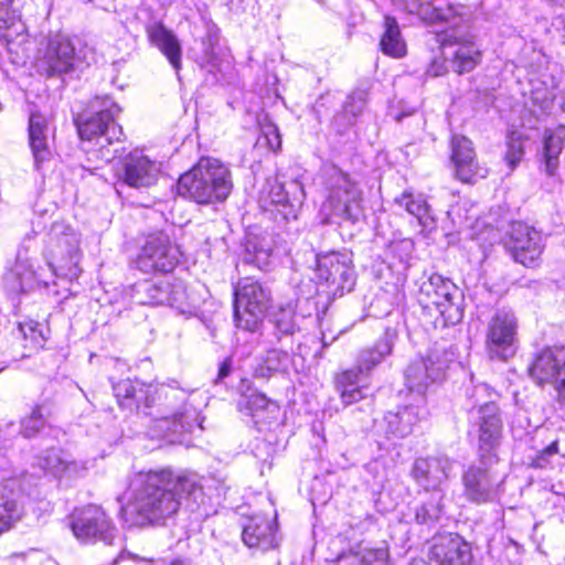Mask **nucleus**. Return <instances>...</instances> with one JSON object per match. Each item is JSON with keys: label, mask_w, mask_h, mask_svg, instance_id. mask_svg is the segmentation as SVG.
<instances>
[{"label": "nucleus", "mask_w": 565, "mask_h": 565, "mask_svg": "<svg viewBox=\"0 0 565 565\" xmlns=\"http://www.w3.org/2000/svg\"><path fill=\"white\" fill-rule=\"evenodd\" d=\"M406 10L427 23L447 24L438 34V41L454 72L469 73L480 64L482 53L472 31L473 13L470 7L449 0H409Z\"/></svg>", "instance_id": "obj_1"}, {"label": "nucleus", "mask_w": 565, "mask_h": 565, "mask_svg": "<svg viewBox=\"0 0 565 565\" xmlns=\"http://www.w3.org/2000/svg\"><path fill=\"white\" fill-rule=\"evenodd\" d=\"M129 490V507L140 525L156 524L173 516L183 498L196 501L202 493L195 477L177 475L170 468L136 473Z\"/></svg>", "instance_id": "obj_2"}, {"label": "nucleus", "mask_w": 565, "mask_h": 565, "mask_svg": "<svg viewBox=\"0 0 565 565\" xmlns=\"http://www.w3.org/2000/svg\"><path fill=\"white\" fill-rule=\"evenodd\" d=\"M92 108L96 110L92 114L79 115L75 122L82 140V148L87 154V164L82 167L94 173L95 170L99 169V164L92 166L90 163L111 161L118 150L110 149V147L114 142L120 141L124 132L122 128L115 121V116L120 111V108L110 98L97 99Z\"/></svg>", "instance_id": "obj_3"}, {"label": "nucleus", "mask_w": 565, "mask_h": 565, "mask_svg": "<svg viewBox=\"0 0 565 565\" xmlns=\"http://www.w3.org/2000/svg\"><path fill=\"white\" fill-rule=\"evenodd\" d=\"M495 393L486 383H479L466 392L468 420L476 429L479 454L483 465L494 458L500 444L503 422L499 406L492 401Z\"/></svg>", "instance_id": "obj_4"}, {"label": "nucleus", "mask_w": 565, "mask_h": 565, "mask_svg": "<svg viewBox=\"0 0 565 565\" xmlns=\"http://www.w3.org/2000/svg\"><path fill=\"white\" fill-rule=\"evenodd\" d=\"M322 178L327 198L321 212L326 223H356L363 216V192L350 175L335 166H326Z\"/></svg>", "instance_id": "obj_5"}, {"label": "nucleus", "mask_w": 565, "mask_h": 565, "mask_svg": "<svg viewBox=\"0 0 565 565\" xmlns=\"http://www.w3.org/2000/svg\"><path fill=\"white\" fill-rule=\"evenodd\" d=\"M161 385L168 403L169 413L153 420L152 435L158 438H171L203 429L199 407L194 404V392Z\"/></svg>", "instance_id": "obj_6"}, {"label": "nucleus", "mask_w": 565, "mask_h": 565, "mask_svg": "<svg viewBox=\"0 0 565 565\" xmlns=\"http://www.w3.org/2000/svg\"><path fill=\"white\" fill-rule=\"evenodd\" d=\"M462 300L459 288L439 274H433L419 287L418 302L425 310L435 309L444 326H455L462 320Z\"/></svg>", "instance_id": "obj_7"}, {"label": "nucleus", "mask_w": 565, "mask_h": 565, "mask_svg": "<svg viewBox=\"0 0 565 565\" xmlns=\"http://www.w3.org/2000/svg\"><path fill=\"white\" fill-rule=\"evenodd\" d=\"M234 296L236 326L247 331H256L270 306V290L253 278L244 277L239 279Z\"/></svg>", "instance_id": "obj_8"}, {"label": "nucleus", "mask_w": 565, "mask_h": 565, "mask_svg": "<svg viewBox=\"0 0 565 565\" xmlns=\"http://www.w3.org/2000/svg\"><path fill=\"white\" fill-rule=\"evenodd\" d=\"M519 321L511 308L493 311L486 326L484 349L491 360L508 361L519 349Z\"/></svg>", "instance_id": "obj_9"}, {"label": "nucleus", "mask_w": 565, "mask_h": 565, "mask_svg": "<svg viewBox=\"0 0 565 565\" xmlns=\"http://www.w3.org/2000/svg\"><path fill=\"white\" fill-rule=\"evenodd\" d=\"M51 242L45 258L55 275L75 279L79 276V239L77 234L64 224H54L51 228Z\"/></svg>", "instance_id": "obj_10"}, {"label": "nucleus", "mask_w": 565, "mask_h": 565, "mask_svg": "<svg viewBox=\"0 0 565 565\" xmlns=\"http://www.w3.org/2000/svg\"><path fill=\"white\" fill-rule=\"evenodd\" d=\"M455 360V353L445 344H435L427 355L412 362L405 371L409 391L423 394L429 385L444 380L446 370Z\"/></svg>", "instance_id": "obj_11"}, {"label": "nucleus", "mask_w": 565, "mask_h": 565, "mask_svg": "<svg viewBox=\"0 0 565 565\" xmlns=\"http://www.w3.org/2000/svg\"><path fill=\"white\" fill-rule=\"evenodd\" d=\"M131 298L139 305H167L183 310L186 291L181 280L169 276H159L136 282L132 286Z\"/></svg>", "instance_id": "obj_12"}, {"label": "nucleus", "mask_w": 565, "mask_h": 565, "mask_svg": "<svg viewBox=\"0 0 565 565\" xmlns=\"http://www.w3.org/2000/svg\"><path fill=\"white\" fill-rule=\"evenodd\" d=\"M70 526L75 537L84 543L100 541L111 544L116 527L106 512L97 505H87L75 510Z\"/></svg>", "instance_id": "obj_13"}, {"label": "nucleus", "mask_w": 565, "mask_h": 565, "mask_svg": "<svg viewBox=\"0 0 565 565\" xmlns=\"http://www.w3.org/2000/svg\"><path fill=\"white\" fill-rule=\"evenodd\" d=\"M180 259V250L170 242L167 234L159 232L149 235L136 259V265L143 273H170Z\"/></svg>", "instance_id": "obj_14"}, {"label": "nucleus", "mask_w": 565, "mask_h": 565, "mask_svg": "<svg viewBox=\"0 0 565 565\" xmlns=\"http://www.w3.org/2000/svg\"><path fill=\"white\" fill-rule=\"evenodd\" d=\"M531 379L539 385L550 383L558 401L565 405V348L556 347L541 351L529 366Z\"/></svg>", "instance_id": "obj_15"}, {"label": "nucleus", "mask_w": 565, "mask_h": 565, "mask_svg": "<svg viewBox=\"0 0 565 565\" xmlns=\"http://www.w3.org/2000/svg\"><path fill=\"white\" fill-rule=\"evenodd\" d=\"M306 198L303 184L297 179L281 183L278 178L267 179L262 190L260 200L264 204L277 207L284 218H296Z\"/></svg>", "instance_id": "obj_16"}, {"label": "nucleus", "mask_w": 565, "mask_h": 565, "mask_svg": "<svg viewBox=\"0 0 565 565\" xmlns=\"http://www.w3.org/2000/svg\"><path fill=\"white\" fill-rule=\"evenodd\" d=\"M35 241L28 236L20 245L15 262L3 275V287L10 294L31 291L35 285Z\"/></svg>", "instance_id": "obj_17"}, {"label": "nucleus", "mask_w": 565, "mask_h": 565, "mask_svg": "<svg viewBox=\"0 0 565 565\" xmlns=\"http://www.w3.org/2000/svg\"><path fill=\"white\" fill-rule=\"evenodd\" d=\"M455 466V460L445 454L418 457L414 460L411 476L426 491L438 492Z\"/></svg>", "instance_id": "obj_18"}, {"label": "nucleus", "mask_w": 565, "mask_h": 565, "mask_svg": "<svg viewBox=\"0 0 565 565\" xmlns=\"http://www.w3.org/2000/svg\"><path fill=\"white\" fill-rule=\"evenodd\" d=\"M75 47L71 40L56 33L49 38L43 57L38 62V72L46 77L61 76L74 68Z\"/></svg>", "instance_id": "obj_19"}, {"label": "nucleus", "mask_w": 565, "mask_h": 565, "mask_svg": "<svg viewBox=\"0 0 565 565\" xmlns=\"http://www.w3.org/2000/svg\"><path fill=\"white\" fill-rule=\"evenodd\" d=\"M316 273L319 279L334 286L337 291H350L354 285L352 258L344 253L317 255Z\"/></svg>", "instance_id": "obj_20"}, {"label": "nucleus", "mask_w": 565, "mask_h": 565, "mask_svg": "<svg viewBox=\"0 0 565 565\" xmlns=\"http://www.w3.org/2000/svg\"><path fill=\"white\" fill-rule=\"evenodd\" d=\"M204 186L212 190V202H223L233 189L232 173L221 160L202 157L194 166Z\"/></svg>", "instance_id": "obj_21"}, {"label": "nucleus", "mask_w": 565, "mask_h": 565, "mask_svg": "<svg viewBox=\"0 0 565 565\" xmlns=\"http://www.w3.org/2000/svg\"><path fill=\"white\" fill-rule=\"evenodd\" d=\"M509 248L515 262L525 267H534L542 254L540 234L524 223L511 226Z\"/></svg>", "instance_id": "obj_22"}, {"label": "nucleus", "mask_w": 565, "mask_h": 565, "mask_svg": "<svg viewBox=\"0 0 565 565\" xmlns=\"http://www.w3.org/2000/svg\"><path fill=\"white\" fill-rule=\"evenodd\" d=\"M420 417L422 413L418 406L407 405L396 412H387L381 419H375L374 431L387 440L405 438L412 434Z\"/></svg>", "instance_id": "obj_23"}, {"label": "nucleus", "mask_w": 565, "mask_h": 565, "mask_svg": "<svg viewBox=\"0 0 565 565\" xmlns=\"http://www.w3.org/2000/svg\"><path fill=\"white\" fill-rule=\"evenodd\" d=\"M471 558L469 545L452 534L435 539L428 552V565H469Z\"/></svg>", "instance_id": "obj_24"}, {"label": "nucleus", "mask_w": 565, "mask_h": 565, "mask_svg": "<svg viewBox=\"0 0 565 565\" xmlns=\"http://www.w3.org/2000/svg\"><path fill=\"white\" fill-rule=\"evenodd\" d=\"M158 173L156 163L136 150L124 158L118 177L131 188H148L156 183Z\"/></svg>", "instance_id": "obj_25"}, {"label": "nucleus", "mask_w": 565, "mask_h": 565, "mask_svg": "<svg viewBox=\"0 0 565 565\" xmlns=\"http://www.w3.org/2000/svg\"><path fill=\"white\" fill-rule=\"evenodd\" d=\"M451 161L456 178L463 183H472L487 175V169L476 161L471 141L463 136H455L451 140Z\"/></svg>", "instance_id": "obj_26"}, {"label": "nucleus", "mask_w": 565, "mask_h": 565, "mask_svg": "<svg viewBox=\"0 0 565 565\" xmlns=\"http://www.w3.org/2000/svg\"><path fill=\"white\" fill-rule=\"evenodd\" d=\"M465 493L476 503L494 501L503 480H498L486 467H470L463 475Z\"/></svg>", "instance_id": "obj_27"}, {"label": "nucleus", "mask_w": 565, "mask_h": 565, "mask_svg": "<svg viewBox=\"0 0 565 565\" xmlns=\"http://www.w3.org/2000/svg\"><path fill=\"white\" fill-rule=\"evenodd\" d=\"M242 540L248 548L266 552L278 546L277 526L265 515H253L243 526Z\"/></svg>", "instance_id": "obj_28"}, {"label": "nucleus", "mask_w": 565, "mask_h": 565, "mask_svg": "<svg viewBox=\"0 0 565 565\" xmlns=\"http://www.w3.org/2000/svg\"><path fill=\"white\" fill-rule=\"evenodd\" d=\"M271 323L273 337L271 343L282 344L288 349L294 348V334L299 331L298 318L291 303L279 307L269 318Z\"/></svg>", "instance_id": "obj_29"}, {"label": "nucleus", "mask_w": 565, "mask_h": 565, "mask_svg": "<svg viewBox=\"0 0 565 565\" xmlns=\"http://www.w3.org/2000/svg\"><path fill=\"white\" fill-rule=\"evenodd\" d=\"M148 36L150 42L159 49L175 72L179 73L182 66V50L177 35L163 24L157 23L148 29Z\"/></svg>", "instance_id": "obj_30"}, {"label": "nucleus", "mask_w": 565, "mask_h": 565, "mask_svg": "<svg viewBox=\"0 0 565 565\" xmlns=\"http://www.w3.org/2000/svg\"><path fill=\"white\" fill-rule=\"evenodd\" d=\"M114 393L121 408L140 412L141 402H145V408L151 407L153 398L149 396V391L140 384L130 380H122L114 385ZM145 415H148L143 409Z\"/></svg>", "instance_id": "obj_31"}, {"label": "nucleus", "mask_w": 565, "mask_h": 565, "mask_svg": "<svg viewBox=\"0 0 565 565\" xmlns=\"http://www.w3.org/2000/svg\"><path fill=\"white\" fill-rule=\"evenodd\" d=\"M294 348L288 349L280 344V348H274L254 366V376L259 379L270 377L274 373H286L291 364V352Z\"/></svg>", "instance_id": "obj_32"}, {"label": "nucleus", "mask_w": 565, "mask_h": 565, "mask_svg": "<svg viewBox=\"0 0 565 565\" xmlns=\"http://www.w3.org/2000/svg\"><path fill=\"white\" fill-rule=\"evenodd\" d=\"M177 189L178 194L184 199L198 204H213L212 190L204 186L194 166L179 178Z\"/></svg>", "instance_id": "obj_33"}, {"label": "nucleus", "mask_w": 565, "mask_h": 565, "mask_svg": "<svg viewBox=\"0 0 565 565\" xmlns=\"http://www.w3.org/2000/svg\"><path fill=\"white\" fill-rule=\"evenodd\" d=\"M381 51L388 56L399 58L406 55V42L402 36L399 25L395 18L385 15L383 33L380 40Z\"/></svg>", "instance_id": "obj_34"}, {"label": "nucleus", "mask_w": 565, "mask_h": 565, "mask_svg": "<svg viewBox=\"0 0 565 565\" xmlns=\"http://www.w3.org/2000/svg\"><path fill=\"white\" fill-rule=\"evenodd\" d=\"M12 0H0V40L7 45L19 41L23 42L25 25L10 9Z\"/></svg>", "instance_id": "obj_35"}, {"label": "nucleus", "mask_w": 565, "mask_h": 565, "mask_svg": "<svg viewBox=\"0 0 565 565\" xmlns=\"http://www.w3.org/2000/svg\"><path fill=\"white\" fill-rule=\"evenodd\" d=\"M394 338V332L386 331L373 348L361 351L356 360L359 372H365L367 374L373 367L380 364L386 355L391 354Z\"/></svg>", "instance_id": "obj_36"}, {"label": "nucleus", "mask_w": 565, "mask_h": 565, "mask_svg": "<svg viewBox=\"0 0 565 565\" xmlns=\"http://www.w3.org/2000/svg\"><path fill=\"white\" fill-rule=\"evenodd\" d=\"M38 466L50 471L56 477L77 475L84 467L75 461L68 460L67 456L58 448H51L41 456Z\"/></svg>", "instance_id": "obj_37"}, {"label": "nucleus", "mask_w": 565, "mask_h": 565, "mask_svg": "<svg viewBox=\"0 0 565 565\" xmlns=\"http://www.w3.org/2000/svg\"><path fill=\"white\" fill-rule=\"evenodd\" d=\"M387 558L386 548H373L359 543L352 546L348 554H343L340 561L344 565H386Z\"/></svg>", "instance_id": "obj_38"}, {"label": "nucleus", "mask_w": 565, "mask_h": 565, "mask_svg": "<svg viewBox=\"0 0 565 565\" xmlns=\"http://www.w3.org/2000/svg\"><path fill=\"white\" fill-rule=\"evenodd\" d=\"M271 259V247L265 238L248 236L242 255L244 265H253L260 270H267Z\"/></svg>", "instance_id": "obj_39"}, {"label": "nucleus", "mask_w": 565, "mask_h": 565, "mask_svg": "<svg viewBox=\"0 0 565 565\" xmlns=\"http://www.w3.org/2000/svg\"><path fill=\"white\" fill-rule=\"evenodd\" d=\"M445 514L443 491L433 492L427 500L416 507L414 516L415 522L427 527L435 526Z\"/></svg>", "instance_id": "obj_40"}, {"label": "nucleus", "mask_w": 565, "mask_h": 565, "mask_svg": "<svg viewBox=\"0 0 565 565\" xmlns=\"http://www.w3.org/2000/svg\"><path fill=\"white\" fill-rule=\"evenodd\" d=\"M565 146V126L546 131L544 137L545 170L553 175L558 167V156Z\"/></svg>", "instance_id": "obj_41"}, {"label": "nucleus", "mask_w": 565, "mask_h": 565, "mask_svg": "<svg viewBox=\"0 0 565 565\" xmlns=\"http://www.w3.org/2000/svg\"><path fill=\"white\" fill-rule=\"evenodd\" d=\"M244 406L247 414L255 418L256 423L275 418L279 412L278 404L260 393H253L246 396L244 398Z\"/></svg>", "instance_id": "obj_42"}, {"label": "nucleus", "mask_w": 565, "mask_h": 565, "mask_svg": "<svg viewBox=\"0 0 565 565\" xmlns=\"http://www.w3.org/2000/svg\"><path fill=\"white\" fill-rule=\"evenodd\" d=\"M367 102V92L363 88L353 90L343 104L341 113L334 117L335 122L342 126H351L355 119L363 113Z\"/></svg>", "instance_id": "obj_43"}, {"label": "nucleus", "mask_w": 565, "mask_h": 565, "mask_svg": "<svg viewBox=\"0 0 565 565\" xmlns=\"http://www.w3.org/2000/svg\"><path fill=\"white\" fill-rule=\"evenodd\" d=\"M220 46V29L213 22H206L205 34L201 39V53L198 62L202 66H216Z\"/></svg>", "instance_id": "obj_44"}, {"label": "nucleus", "mask_w": 565, "mask_h": 565, "mask_svg": "<svg viewBox=\"0 0 565 565\" xmlns=\"http://www.w3.org/2000/svg\"><path fill=\"white\" fill-rule=\"evenodd\" d=\"M395 203L404 207L411 215L415 216L419 224L429 226L433 218L429 216L428 205L426 200L420 195H414L409 192H404L402 195L395 198Z\"/></svg>", "instance_id": "obj_45"}, {"label": "nucleus", "mask_w": 565, "mask_h": 565, "mask_svg": "<svg viewBox=\"0 0 565 565\" xmlns=\"http://www.w3.org/2000/svg\"><path fill=\"white\" fill-rule=\"evenodd\" d=\"M22 509L15 500L2 499L0 503V534L9 530L20 519Z\"/></svg>", "instance_id": "obj_46"}, {"label": "nucleus", "mask_w": 565, "mask_h": 565, "mask_svg": "<svg viewBox=\"0 0 565 565\" xmlns=\"http://www.w3.org/2000/svg\"><path fill=\"white\" fill-rule=\"evenodd\" d=\"M41 117L38 114V163L50 156V150L46 143L47 136L53 135L54 129L50 127L46 119L40 120Z\"/></svg>", "instance_id": "obj_47"}, {"label": "nucleus", "mask_w": 565, "mask_h": 565, "mask_svg": "<svg viewBox=\"0 0 565 565\" xmlns=\"http://www.w3.org/2000/svg\"><path fill=\"white\" fill-rule=\"evenodd\" d=\"M366 373L359 372L358 364L353 369L341 372L335 379L338 392L343 391L344 387L349 388L358 386L360 376Z\"/></svg>", "instance_id": "obj_48"}, {"label": "nucleus", "mask_w": 565, "mask_h": 565, "mask_svg": "<svg viewBox=\"0 0 565 565\" xmlns=\"http://www.w3.org/2000/svg\"><path fill=\"white\" fill-rule=\"evenodd\" d=\"M524 154L523 145L519 139L511 138L508 141V150L505 153V160L511 169H514L522 160Z\"/></svg>", "instance_id": "obj_49"}, {"label": "nucleus", "mask_w": 565, "mask_h": 565, "mask_svg": "<svg viewBox=\"0 0 565 565\" xmlns=\"http://www.w3.org/2000/svg\"><path fill=\"white\" fill-rule=\"evenodd\" d=\"M339 393L344 405H351L364 397L362 386L344 387L343 391H340Z\"/></svg>", "instance_id": "obj_50"}, {"label": "nucleus", "mask_w": 565, "mask_h": 565, "mask_svg": "<svg viewBox=\"0 0 565 565\" xmlns=\"http://www.w3.org/2000/svg\"><path fill=\"white\" fill-rule=\"evenodd\" d=\"M233 370L232 358H226L218 366L217 376L214 380L215 384L223 383L224 380L230 376Z\"/></svg>", "instance_id": "obj_51"}, {"label": "nucleus", "mask_w": 565, "mask_h": 565, "mask_svg": "<svg viewBox=\"0 0 565 565\" xmlns=\"http://www.w3.org/2000/svg\"><path fill=\"white\" fill-rule=\"evenodd\" d=\"M558 451L557 443L553 441L545 447L536 458V465L542 467L543 462L547 461L548 457L554 456Z\"/></svg>", "instance_id": "obj_52"}, {"label": "nucleus", "mask_w": 565, "mask_h": 565, "mask_svg": "<svg viewBox=\"0 0 565 565\" xmlns=\"http://www.w3.org/2000/svg\"><path fill=\"white\" fill-rule=\"evenodd\" d=\"M34 118L35 113L30 111L29 114V145L30 149L35 157V131H34Z\"/></svg>", "instance_id": "obj_53"}, {"label": "nucleus", "mask_w": 565, "mask_h": 565, "mask_svg": "<svg viewBox=\"0 0 565 565\" xmlns=\"http://www.w3.org/2000/svg\"><path fill=\"white\" fill-rule=\"evenodd\" d=\"M427 72H428V74H430L433 76L443 75L446 72L445 63L443 61L438 62V61L435 60L429 65Z\"/></svg>", "instance_id": "obj_54"}, {"label": "nucleus", "mask_w": 565, "mask_h": 565, "mask_svg": "<svg viewBox=\"0 0 565 565\" xmlns=\"http://www.w3.org/2000/svg\"><path fill=\"white\" fill-rule=\"evenodd\" d=\"M22 431L25 437H28V438L33 437V435L35 433V428L33 427L32 416L28 420L22 422Z\"/></svg>", "instance_id": "obj_55"}, {"label": "nucleus", "mask_w": 565, "mask_h": 565, "mask_svg": "<svg viewBox=\"0 0 565 565\" xmlns=\"http://www.w3.org/2000/svg\"><path fill=\"white\" fill-rule=\"evenodd\" d=\"M273 134H274V140L268 139V142H269V146L271 149H276V148H279L280 143H281L280 136H279L276 127H273Z\"/></svg>", "instance_id": "obj_56"}, {"label": "nucleus", "mask_w": 565, "mask_h": 565, "mask_svg": "<svg viewBox=\"0 0 565 565\" xmlns=\"http://www.w3.org/2000/svg\"><path fill=\"white\" fill-rule=\"evenodd\" d=\"M38 510H41L43 513L49 514L53 510V505L51 501H38Z\"/></svg>", "instance_id": "obj_57"}, {"label": "nucleus", "mask_w": 565, "mask_h": 565, "mask_svg": "<svg viewBox=\"0 0 565 565\" xmlns=\"http://www.w3.org/2000/svg\"><path fill=\"white\" fill-rule=\"evenodd\" d=\"M554 99V94L553 93H547L541 100L542 105L544 107H547L552 100Z\"/></svg>", "instance_id": "obj_58"}, {"label": "nucleus", "mask_w": 565, "mask_h": 565, "mask_svg": "<svg viewBox=\"0 0 565 565\" xmlns=\"http://www.w3.org/2000/svg\"><path fill=\"white\" fill-rule=\"evenodd\" d=\"M552 6L565 7V0H546Z\"/></svg>", "instance_id": "obj_59"}, {"label": "nucleus", "mask_w": 565, "mask_h": 565, "mask_svg": "<svg viewBox=\"0 0 565 565\" xmlns=\"http://www.w3.org/2000/svg\"><path fill=\"white\" fill-rule=\"evenodd\" d=\"M321 340H322V344H323V347H328V345H330V344L335 340V338L333 337V338H331V340H330V341H327L326 333H324V332H322V339H321Z\"/></svg>", "instance_id": "obj_60"}, {"label": "nucleus", "mask_w": 565, "mask_h": 565, "mask_svg": "<svg viewBox=\"0 0 565 565\" xmlns=\"http://www.w3.org/2000/svg\"><path fill=\"white\" fill-rule=\"evenodd\" d=\"M227 4H228V7H230V9H231V10H235V11H237V8H236V6H235V1H234V0H230Z\"/></svg>", "instance_id": "obj_61"}, {"label": "nucleus", "mask_w": 565, "mask_h": 565, "mask_svg": "<svg viewBox=\"0 0 565 565\" xmlns=\"http://www.w3.org/2000/svg\"><path fill=\"white\" fill-rule=\"evenodd\" d=\"M561 107L565 111V96H563V98H562Z\"/></svg>", "instance_id": "obj_62"}, {"label": "nucleus", "mask_w": 565, "mask_h": 565, "mask_svg": "<svg viewBox=\"0 0 565 565\" xmlns=\"http://www.w3.org/2000/svg\"><path fill=\"white\" fill-rule=\"evenodd\" d=\"M146 565H152L151 563H146Z\"/></svg>", "instance_id": "obj_63"}, {"label": "nucleus", "mask_w": 565, "mask_h": 565, "mask_svg": "<svg viewBox=\"0 0 565 565\" xmlns=\"http://www.w3.org/2000/svg\"><path fill=\"white\" fill-rule=\"evenodd\" d=\"M564 44H565V42H564Z\"/></svg>", "instance_id": "obj_64"}]
</instances>
